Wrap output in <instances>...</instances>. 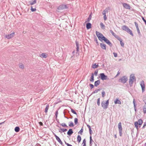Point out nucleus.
Here are the masks:
<instances>
[{"label": "nucleus", "instance_id": "7c9ffc66", "mask_svg": "<svg viewBox=\"0 0 146 146\" xmlns=\"http://www.w3.org/2000/svg\"><path fill=\"white\" fill-rule=\"evenodd\" d=\"M101 90V89H97L93 92L92 93V94H95L97 93L98 91H100Z\"/></svg>", "mask_w": 146, "mask_h": 146}, {"label": "nucleus", "instance_id": "bf43d9fd", "mask_svg": "<svg viewBox=\"0 0 146 146\" xmlns=\"http://www.w3.org/2000/svg\"><path fill=\"white\" fill-rule=\"evenodd\" d=\"M89 133L90 135V136H91L92 134V131L91 130V129H89Z\"/></svg>", "mask_w": 146, "mask_h": 146}, {"label": "nucleus", "instance_id": "39448f33", "mask_svg": "<svg viewBox=\"0 0 146 146\" xmlns=\"http://www.w3.org/2000/svg\"><path fill=\"white\" fill-rule=\"evenodd\" d=\"M135 79V76L134 74H131L130 76L129 83L130 86L132 85L133 84L134 80Z\"/></svg>", "mask_w": 146, "mask_h": 146}, {"label": "nucleus", "instance_id": "6ab92c4d", "mask_svg": "<svg viewBox=\"0 0 146 146\" xmlns=\"http://www.w3.org/2000/svg\"><path fill=\"white\" fill-rule=\"evenodd\" d=\"M90 81L92 82H93L94 81V74L93 73H92L91 77L90 78Z\"/></svg>", "mask_w": 146, "mask_h": 146}, {"label": "nucleus", "instance_id": "72a5a7b5", "mask_svg": "<svg viewBox=\"0 0 146 146\" xmlns=\"http://www.w3.org/2000/svg\"><path fill=\"white\" fill-rule=\"evenodd\" d=\"M60 125H61L62 127H68L66 125V123H62L60 124Z\"/></svg>", "mask_w": 146, "mask_h": 146}, {"label": "nucleus", "instance_id": "8fccbe9b", "mask_svg": "<svg viewBox=\"0 0 146 146\" xmlns=\"http://www.w3.org/2000/svg\"><path fill=\"white\" fill-rule=\"evenodd\" d=\"M19 66L20 68H21L22 69H23L24 68V66L23 64H21Z\"/></svg>", "mask_w": 146, "mask_h": 146}, {"label": "nucleus", "instance_id": "0eeeda50", "mask_svg": "<svg viewBox=\"0 0 146 146\" xmlns=\"http://www.w3.org/2000/svg\"><path fill=\"white\" fill-rule=\"evenodd\" d=\"M101 79L102 80H104L108 79L107 76L104 73H102L100 74Z\"/></svg>", "mask_w": 146, "mask_h": 146}, {"label": "nucleus", "instance_id": "1a4fd4ad", "mask_svg": "<svg viewBox=\"0 0 146 146\" xmlns=\"http://www.w3.org/2000/svg\"><path fill=\"white\" fill-rule=\"evenodd\" d=\"M123 6L125 9H130L131 7L128 4L126 3H123Z\"/></svg>", "mask_w": 146, "mask_h": 146}, {"label": "nucleus", "instance_id": "79ce46f5", "mask_svg": "<svg viewBox=\"0 0 146 146\" xmlns=\"http://www.w3.org/2000/svg\"><path fill=\"white\" fill-rule=\"evenodd\" d=\"M71 112L74 114L77 115V113L73 109H71Z\"/></svg>", "mask_w": 146, "mask_h": 146}, {"label": "nucleus", "instance_id": "ddd939ff", "mask_svg": "<svg viewBox=\"0 0 146 146\" xmlns=\"http://www.w3.org/2000/svg\"><path fill=\"white\" fill-rule=\"evenodd\" d=\"M114 102L115 104H121V102L119 100L118 98H116V99L115 100Z\"/></svg>", "mask_w": 146, "mask_h": 146}, {"label": "nucleus", "instance_id": "a211bd4d", "mask_svg": "<svg viewBox=\"0 0 146 146\" xmlns=\"http://www.w3.org/2000/svg\"><path fill=\"white\" fill-rule=\"evenodd\" d=\"M76 50L77 52H78L79 51V44L78 42L77 41H76Z\"/></svg>", "mask_w": 146, "mask_h": 146}, {"label": "nucleus", "instance_id": "4468645a", "mask_svg": "<svg viewBox=\"0 0 146 146\" xmlns=\"http://www.w3.org/2000/svg\"><path fill=\"white\" fill-rule=\"evenodd\" d=\"M73 132L72 129H70L67 133V134L70 136L73 133Z\"/></svg>", "mask_w": 146, "mask_h": 146}, {"label": "nucleus", "instance_id": "603ef678", "mask_svg": "<svg viewBox=\"0 0 146 146\" xmlns=\"http://www.w3.org/2000/svg\"><path fill=\"white\" fill-rule=\"evenodd\" d=\"M89 86H90L91 89H92L94 87V86L92 84H89Z\"/></svg>", "mask_w": 146, "mask_h": 146}, {"label": "nucleus", "instance_id": "bb28decb", "mask_svg": "<svg viewBox=\"0 0 146 146\" xmlns=\"http://www.w3.org/2000/svg\"><path fill=\"white\" fill-rule=\"evenodd\" d=\"M20 128L19 127H16L15 128V132H18L20 130Z\"/></svg>", "mask_w": 146, "mask_h": 146}, {"label": "nucleus", "instance_id": "f704fd0d", "mask_svg": "<svg viewBox=\"0 0 146 146\" xmlns=\"http://www.w3.org/2000/svg\"><path fill=\"white\" fill-rule=\"evenodd\" d=\"M83 144V146H86V141L85 139H84L83 141V143L82 145Z\"/></svg>", "mask_w": 146, "mask_h": 146}, {"label": "nucleus", "instance_id": "864d4df0", "mask_svg": "<svg viewBox=\"0 0 146 146\" xmlns=\"http://www.w3.org/2000/svg\"><path fill=\"white\" fill-rule=\"evenodd\" d=\"M134 23H135V26L136 27V28H138L139 27L138 25V24L136 22H135Z\"/></svg>", "mask_w": 146, "mask_h": 146}, {"label": "nucleus", "instance_id": "a878e982", "mask_svg": "<svg viewBox=\"0 0 146 146\" xmlns=\"http://www.w3.org/2000/svg\"><path fill=\"white\" fill-rule=\"evenodd\" d=\"M100 27L102 29H104L105 28V26L103 23L101 22L100 23Z\"/></svg>", "mask_w": 146, "mask_h": 146}, {"label": "nucleus", "instance_id": "c03bdc74", "mask_svg": "<svg viewBox=\"0 0 146 146\" xmlns=\"http://www.w3.org/2000/svg\"><path fill=\"white\" fill-rule=\"evenodd\" d=\"M41 55L42 57L44 58H46V56L45 55V54L44 53H42Z\"/></svg>", "mask_w": 146, "mask_h": 146}, {"label": "nucleus", "instance_id": "393cba45", "mask_svg": "<svg viewBox=\"0 0 146 146\" xmlns=\"http://www.w3.org/2000/svg\"><path fill=\"white\" fill-rule=\"evenodd\" d=\"M69 126L70 127H73L74 125L72 121H70L69 123Z\"/></svg>", "mask_w": 146, "mask_h": 146}, {"label": "nucleus", "instance_id": "f257e3e1", "mask_svg": "<svg viewBox=\"0 0 146 146\" xmlns=\"http://www.w3.org/2000/svg\"><path fill=\"white\" fill-rule=\"evenodd\" d=\"M96 35L98 37L99 40L101 41L104 40L105 42L108 44L110 47L112 46V44L111 42L105 37L100 32L96 31Z\"/></svg>", "mask_w": 146, "mask_h": 146}, {"label": "nucleus", "instance_id": "aec40b11", "mask_svg": "<svg viewBox=\"0 0 146 146\" xmlns=\"http://www.w3.org/2000/svg\"><path fill=\"white\" fill-rule=\"evenodd\" d=\"M90 146H92V142H94L93 141L92 139V136H90Z\"/></svg>", "mask_w": 146, "mask_h": 146}, {"label": "nucleus", "instance_id": "5701e85b", "mask_svg": "<svg viewBox=\"0 0 146 146\" xmlns=\"http://www.w3.org/2000/svg\"><path fill=\"white\" fill-rule=\"evenodd\" d=\"M32 1L30 2V4L31 5H33L36 3V0H32Z\"/></svg>", "mask_w": 146, "mask_h": 146}, {"label": "nucleus", "instance_id": "e2e57ef3", "mask_svg": "<svg viewBox=\"0 0 146 146\" xmlns=\"http://www.w3.org/2000/svg\"><path fill=\"white\" fill-rule=\"evenodd\" d=\"M107 18L106 17V15L104 16V20L106 21L107 20Z\"/></svg>", "mask_w": 146, "mask_h": 146}, {"label": "nucleus", "instance_id": "423d86ee", "mask_svg": "<svg viewBox=\"0 0 146 146\" xmlns=\"http://www.w3.org/2000/svg\"><path fill=\"white\" fill-rule=\"evenodd\" d=\"M118 128L119 131V135L121 136L122 135V128L121 126V123L120 122L118 124Z\"/></svg>", "mask_w": 146, "mask_h": 146}, {"label": "nucleus", "instance_id": "f03ea898", "mask_svg": "<svg viewBox=\"0 0 146 146\" xmlns=\"http://www.w3.org/2000/svg\"><path fill=\"white\" fill-rule=\"evenodd\" d=\"M121 29L122 30L125 31L130 34L132 36H133V35L132 33V31L128 28V27L126 25H123L122 26Z\"/></svg>", "mask_w": 146, "mask_h": 146}, {"label": "nucleus", "instance_id": "4c0bfd02", "mask_svg": "<svg viewBox=\"0 0 146 146\" xmlns=\"http://www.w3.org/2000/svg\"><path fill=\"white\" fill-rule=\"evenodd\" d=\"M75 124H77L78 123V119L77 118H75L74 120Z\"/></svg>", "mask_w": 146, "mask_h": 146}, {"label": "nucleus", "instance_id": "dca6fc26", "mask_svg": "<svg viewBox=\"0 0 146 146\" xmlns=\"http://www.w3.org/2000/svg\"><path fill=\"white\" fill-rule=\"evenodd\" d=\"M100 83V80H98L94 82V86L97 87L98 85H99Z\"/></svg>", "mask_w": 146, "mask_h": 146}, {"label": "nucleus", "instance_id": "3c124183", "mask_svg": "<svg viewBox=\"0 0 146 146\" xmlns=\"http://www.w3.org/2000/svg\"><path fill=\"white\" fill-rule=\"evenodd\" d=\"M105 92L104 91H103L102 92V97H104L105 96Z\"/></svg>", "mask_w": 146, "mask_h": 146}, {"label": "nucleus", "instance_id": "c85d7f7f", "mask_svg": "<svg viewBox=\"0 0 146 146\" xmlns=\"http://www.w3.org/2000/svg\"><path fill=\"white\" fill-rule=\"evenodd\" d=\"M98 64H93L92 66V68H96L98 67Z\"/></svg>", "mask_w": 146, "mask_h": 146}, {"label": "nucleus", "instance_id": "f8f14e48", "mask_svg": "<svg viewBox=\"0 0 146 146\" xmlns=\"http://www.w3.org/2000/svg\"><path fill=\"white\" fill-rule=\"evenodd\" d=\"M100 46L102 49L105 50L106 49V45L104 43H101L100 44Z\"/></svg>", "mask_w": 146, "mask_h": 146}, {"label": "nucleus", "instance_id": "680f3d73", "mask_svg": "<svg viewBox=\"0 0 146 146\" xmlns=\"http://www.w3.org/2000/svg\"><path fill=\"white\" fill-rule=\"evenodd\" d=\"M113 54L114 55V56L115 57H117V54L116 53L113 52Z\"/></svg>", "mask_w": 146, "mask_h": 146}, {"label": "nucleus", "instance_id": "7ed1b4c3", "mask_svg": "<svg viewBox=\"0 0 146 146\" xmlns=\"http://www.w3.org/2000/svg\"><path fill=\"white\" fill-rule=\"evenodd\" d=\"M102 107L104 109H107L109 105V100H108L106 102L103 101L101 103Z\"/></svg>", "mask_w": 146, "mask_h": 146}, {"label": "nucleus", "instance_id": "338daca9", "mask_svg": "<svg viewBox=\"0 0 146 146\" xmlns=\"http://www.w3.org/2000/svg\"><path fill=\"white\" fill-rule=\"evenodd\" d=\"M120 73L119 72V71H118L116 76H119V75Z\"/></svg>", "mask_w": 146, "mask_h": 146}, {"label": "nucleus", "instance_id": "052dcab7", "mask_svg": "<svg viewBox=\"0 0 146 146\" xmlns=\"http://www.w3.org/2000/svg\"><path fill=\"white\" fill-rule=\"evenodd\" d=\"M133 105H134V107L135 108L136 107V105L135 103V100L134 99H133Z\"/></svg>", "mask_w": 146, "mask_h": 146}, {"label": "nucleus", "instance_id": "09e8293b", "mask_svg": "<svg viewBox=\"0 0 146 146\" xmlns=\"http://www.w3.org/2000/svg\"><path fill=\"white\" fill-rule=\"evenodd\" d=\"M83 130L82 128L78 132V133H80L81 134H82V133L83 132Z\"/></svg>", "mask_w": 146, "mask_h": 146}, {"label": "nucleus", "instance_id": "20e7f679", "mask_svg": "<svg viewBox=\"0 0 146 146\" xmlns=\"http://www.w3.org/2000/svg\"><path fill=\"white\" fill-rule=\"evenodd\" d=\"M127 80L128 78L126 76H123L119 79V82L124 84L127 82Z\"/></svg>", "mask_w": 146, "mask_h": 146}, {"label": "nucleus", "instance_id": "6e6d98bb", "mask_svg": "<svg viewBox=\"0 0 146 146\" xmlns=\"http://www.w3.org/2000/svg\"><path fill=\"white\" fill-rule=\"evenodd\" d=\"M106 10H104L103 11V12H102V14L104 15V16L106 15Z\"/></svg>", "mask_w": 146, "mask_h": 146}, {"label": "nucleus", "instance_id": "9d476101", "mask_svg": "<svg viewBox=\"0 0 146 146\" xmlns=\"http://www.w3.org/2000/svg\"><path fill=\"white\" fill-rule=\"evenodd\" d=\"M15 33L14 32L11 33V34L8 35H7L6 36V38H7L8 39H9L10 38H11L13 37V36L14 35Z\"/></svg>", "mask_w": 146, "mask_h": 146}, {"label": "nucleus", "instance_id": "6e6552de", "mask_svg": "<svg viewBox=\"0 0 146 146\" xmlns=\"http://www.w3.org/2000/svg\"><path fill=\"white\" fill-rule=\"evenodd\" d=\"M53 134L55 137L56 140L58 141L59 143H60L62 145H63V143L61 141V140H60L59 137H58L57 135H56L55 133H53Z\"/></svg>", "mask_w": 146, "mask_h": 146}, {"label": "nucleus", "instance_id": "2f4dec72", "mask_svg": "<svg viewBox=\"0 0 146 146\" xmlns=\"http://www.w3.org/2000/svg\"><path fill=\"white\" fill-rule=\"evenodd\" d=\"M143 113L144 114L146 113V106H144L143 107Z\"/></svg>", "mask_w": 146, "mask_h": 146}, {"label": "nucleus", "instance_id": "69168bd1", "mask_svg": "<svg viewBox=\"0 0 146 146\" xmlns=\"http://www.w3.org/2000/svg\"><path fill=\"white\" fill-rule=\"evenodd\" d=\"M39 124L40 126H42L43 125V123L41 122H39Z\"/></svg>", "mask_w": 146, "mask_h": 146}, {"label": "nucleus", "instance_id": "774afa93", "mask_svg": "<svg viewBox=\"0 0 146 146\" xmlns=\"http://www.w3.org/2000/svg\"><path fill=\"white\" fill-rule=\"evenodd\" d=\"M87 126L88 127V128H89V129H91V127H90V126L88 125H87Z\"/></svg>", "mask_w": 146, "mask_h": 146}, {"label": "nucleus", "instance_id": "4d7b16f0", "mask_svg": "<svg viewBox=\"0 0 146 146\" xmlns=\"http://www.w3.org/2000/svg\"><path fill=\"white\" fill-rule=\"evenodd\" d=\"M142 19L144 21L145 24L146 25V20L143 17H142Z\"/></svg>", "mask_w": 146, "mask_h": 146}, {"label": "nucleus", "instance_id": "a18cd8bd", "mask_svg": "<svg viewBox=\"0 0 146 146\" xmlns=\"http://www.w3.org/2000/svg\"><path fill=\"white\" fill-rule=\"evenodd\" d=\"M60 130L63 132H64L67 131V129H61Z\"/></svg>", "mask_w": 146, "mask_h": 146}, {"label": "nucleus", "instance_id": "473e14b6", "mask_svg": "<svg viewBox=\"0 0 146 146\" xmlns=\"http://www.w3.org/2000/svg\"><path fill=\"white\" fill-rule=\"evenodd\" d=\"M92 13L90 14L88 17V18L87 19V21L89 22L90 20H91V17H92V16H91Z\"/></svg>", "mask_w": 146, "mask_h": 146}, {"label": "nucleus", "instance_id": "49530a36", "mask_svg": "<svg viewBox=\"0 0 146 146\" xmlns=\"http://www.w3.org/2000/svg\"><path fill=\"white\" fill-rule=\"evenodd\" d=\"M98 70H96L95 71V72H94V74L95 75V76H97V75L98 73Z\"/></svg>", "mask_w": 146, "mask_h": 146}, {"label": "nucleus", "instance_id": "b1692460", "mask_svg": "<svg viewBox=\"0 0 146 146\" xmlns=\"http://www.w3.org/2000/svg\"><path fill=\"white\" fill-rule=\"evenodd\" d=\"M81 140V136L80 135H78L77 137V141L78 143H80Z\"/></svg>", "mask_w": 146, "mask_h": 146}, {"label": "nucleus", "instance_id": "f3484780", "mask_svg": "<svg viewBox=\"0 0 146 146\" xmlns=\"http://www.w3.org/2000/svg\"><path fill=\"white\" fill-rule=\"evenodd\" d=\"M137 122L138 125H140L139 127H140V126L142 125L143 123V121L141 119H140L138 120V121H137Z\"/></svg>", "mask_w": 146, "mask_h": 146}, {"label": "nucleus", "instance_id": "9b49d317", "mask_svg": "<svg viewBox=\"0 0 146 146\" xmlns=\"http://www.w3.org/2000/svg\"><path fill=\"white\" fill-rule=\"evenodd\" d=\"M140 85L142 88V92H143L145 91V88L144 82L143 81H142L141 82Z\"/></svg>", "mask_w": 146, "mask_h": 146}, {"label": "nucleus", "instance_id": "4be33fe9", "mask_svg": "<svg viewBox=\"0 0 146 146\" xmlns=\"http://www.w3.org/2000/svg\"><path fill=\"white\" fill-rule=\"evenodd\" d=\"M49 105L48 104H47L46 106V108L45 109V111H44V112H45V113H46L48 112V110L49 108Z\"/></svg>", "mask_w": 146, "mask_h": 146}, {"label": "nucleus", "instance_id": "c756f323", "mask_svg": "<svg viewBox=\"0 0 146 146\" xmlns=\"http://www.w3.org/2000/svg\"><path fill=\"white\" fill-rule=\"evenodd\" d=\"M110 33L112 34V35L113 36L115 37L117 35H116L113 32V31L111 30H110Z\"/></svg>", "mask_w": 146, "mask_h": 146}, {"label": "nucleus", "instance_id": "13d9d810", "mask_svg": "<svg viewBox=\"0 0 146 146\" xmlns=\"http://www.w3.org/2000/svg\"><path fill=\"white\" fill-rule=\"evenodd\" d=\"M65 144L68 146H72V145L65 141Z\"/></svg>", "mask_w": 146, "mask_h": 146}, {"label": "nucleus", "instance_id": "ea45409f", "mask_svg": "<svg viewBox=\"0 0 146 146\" xmlns=\"http://www.w3.org/2000/svg\"><path fill=\"white\" fill-rule=\"evenodd\" d=\"M31 10L32 12L35 11L36 10V8H33L32 6L31 7Z\"/></svg>", "mask_w": 146, "mask_h": 146}, {"label": "nucleus", "instance_id": "37998d69", "mask_svg": "<svg viewBox=\"0 0 146 146\" xmlns=\"http://www.w3.org/2000/svg\"><path fill=\"white\" fill-rule=\"evenodd\" d=\"M97 104L98 106H99L100 104V98H98L97 100Z\"/></svg>", "mask_w": 146, "mask_h": 146}, {"label": "nucleus", "instance_id": "a19ab883", "mask_svg": "<svg viewBox=\"0 0 146 146\" xmlns=\"http://www.w3.org/2000/svg\"><path fill=\"white\" fill-rule=\"evenodd\" d=\"M94 40L96 42V43L97 45H99V43L98 41V40L97 38L95 36V37L94 38Z\"/></svg>", "mask_w": 146, "mask_h": 146}, {"label": "nucleus", "instance_id": "5fc2aeb1", "mask_svg": "<svg viewBox=\"0 0 146 146\" xmlns=\"http://www.w3.org/2000/svg\"><path fill=\"white\" fill-rule=\"evenodd\" d=\"M143 101L145 104L146 105V96L143 99Z\"/></svg>", "mask_w": 146, "mask_h": 146}, {"label": "nucleus", "instance_id": "cd10ccee", "mask_svg": "<svg viewBox=\"0 0 146 146\" xmlns=\"http://www.w3.org/2000/svg\"><path fill=\"white\" fill-rule=\"evenodd\" d=\"M116 38H117L118 40H119L120 42L121 41L123 40L120 37H119L117 35L115 37Z\"/></svg>", "mask_w": 146, "mask_h": 146}, {"label": "nucleus", "instance_id": "412c9836", "mask_svg": "<svg viewBox=\"0 0 146 146\" xmlns=\"http://www.w3.org/2000/svg\"><path fill=\"white\" fill-rule=\"evenodd\" d=\"M136 29H137L138 33V34L139 36V37H141L142 36V35H141V33L139 28V27L137 28H136Z\"/></svg>", "mask_w": 146, "mask_h": 146}, {"label": "nucleus", "instance_id": "58836bf2", "mask_svg": "<svg viewBox=\"0 0 146 146\" xmlns=\"http://www.w3.org/2000/svg\"><path fill=\"white\" fill-rule=\"evenodd\" d=\"M61 6L62 7L61 8L62 9L67 8V6L66 5H62Z\"/></svg>", "mask_w": 146, "mask_h": 146}, {"label": "nucleus", "instance_id": "e433bc0d", "mask_svg": "<svg viewBox=\"0 0 146 146\" xmlns=\"http://www.w3.org/2000/svg\"><path fill=\"white\" fill-rule=\"evenodd\" d=\"M134 125H135V127L137 128V129H138V123L137 121L135 122L134 123Z\"/></svg>", "mask_w": 146, "mask_h": 146}, {"label": "nucleus", "instance_id": "2eb2a0df", "mask_svg": "<svg viewBox=\"0 0 146 146\" xmlns=\"http://www.w3.org/2000/svg\"><path fill=\"white\" fill-rule=\"evenodd\" d=\"M91 24L90 23H88L86 25V28L87 29H89L91 28Z\"/></svg>", "mask_w": 146, "mask_h": 146}, {"label": "nucleus", "instance_id": "0e129e2a", "mask_svg": "<svg viewBox=\"0 0 146 146\" xmlns=\"http://www.w3.org/2000/svg\"><path fill=\"white\" fill-rule=\"evenodd\" d=\"M145 126H146V122H145L144 123L143 125V127H142V128H144Z\"/></svg>", "mask_w": 146, "mask_h": 146}, {"label": "nucleus", "instance_id": "c9c22d12", "mask_svg": "<svg viewBox=\"0 0 146 146\" xmlns=\"http://www.w3.org/2000/svg\"><path fill=\"white\" fill-rule=\"evenodd\" d=\"M58 114V110H56L55 112V119H56L57 120V118Z\"/></svg>", "mask_w": 146, "mask_h": 146}, {"label": "nucleus", "instance_id": "de8ad7c7", "mask_svg": "<svg viewBox=\"0 0 146 146\" xmlns=\"http://www.w3.org/2000/svg\"><path fill=\"white\" fill-rule=\"evenodd\" d=\"M120 42V44L121 46L122 47H123L124 46V44L123 42V40H122Z\"/></svg>", "mask_w": 146, "mask_h": 146}]
</instances>
